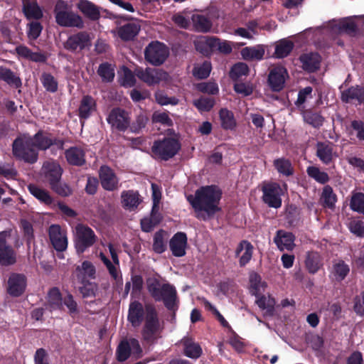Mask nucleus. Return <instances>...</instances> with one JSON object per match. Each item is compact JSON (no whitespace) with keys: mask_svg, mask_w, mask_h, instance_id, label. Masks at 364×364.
<instances>
[{"mask_svg":"<svg viewBox=\"0 0 364 364\" xmlns=\"http://www.w3.org/2000/svg\"><path fill=\"white\" fill-rule=\"evenodd\" d=\"M263 200L270 207L279 208L282 205L281 196L283 189L277 183H269L263 186Z\"/></svg>","mask_w":364,"mask_h":364,"instance_id":"11","label":"nucleus"},{"mask_svg":"<svg viewBox=\"0 0 364 364\" xmlns=\"http://www.w3.org/2000/svg\"><path fill=\"white\" fill-rule=\"evenodd\" d=\"M253 252V246L247 241L242 240L237 246L235 254L240 258V265L245 266L250 262Z\"/></svg>","mask_w":364,"mask_h":364,"instance_id":"27","label":"nucleus"},{"mask_svg":"<svg viewBox=\"0 0 364 364\" xmlns=\"http://www.w3.org/2000/svg\"><path fill=\"white\" fill-rule=\"evenodd\" d=\"M23 12L28 18L39 19L43 16L42 11L35 2L23 1Z\"/></svg>","mask_w":364,"mask_h":364,"instance_id":"37","label":"nucleus"},{"mask_svg":"<svg viewBox=\"0 0 364 364\" xmlns=\"http://www.w3.org/2000/svg\"><path fill=\"white\" fill-rule=\"evenodd\" d=\"M75 246L77 252H83L96 241L93 230L85 225L78 224L75 226Z\"/></svg>","mask_w":364,"mask_h":364,"instance_id":"8","label":"nucleus"},{"mask_svg":"<svg viewBox=\"0 0 364 364\" xmlns=\"http://www.w3.org/2000/svg\"><path fill=\"white\" fill-rule=\"evenodd\" d=\"M19 56L31 60L35 62L45 61L46 57L39 53H33L27 47L20 46L16 48Z\"/></svg>","mask_w":364,"mask_h":364,"instance_id":"41","label":"nucleus"},{"mask_svg":"<svg viewBox=\"0 0 364 364\" xmlns=\"http://www.w3.org/2000/svg\"><path fill=\"white\" fill-rule=\"evenodd\" d=\"M89 45V36L85 33H78L68 38L65 43V48L68 50L74 51L77 49H83Z\"/></svg>","mask_w":364,"mask_h":364,"instance_id":"22","label":"nucleus"},{"mask_svg":"<svg viewBox=\"0 0 364 364\" xmlns=\"http://www.w3.org/2000/svg\"><path fill=\"white\" fill-rule=\"evenodd\" d=\"M11 233V230L0 232V264L2 265H11L16 261L14 250L7 244Z\"/></svg>","mask_w":364,"mask_h":364,"instance_id":"10","label":"nucleus"},{"mask_svg":"<svg viewBox=\"0 0 364 364\" xmlns=\"http://www.w3.org/2000/svg\"><path fill=\"white\" fill-rule=\"evenodd\" d=\"M287 77V70L282 66H277L272 68L269 74L268 82L274 91L281 90L284 85Z\"/></svg>","mask_w":364,"mask_h":364,"instance_id":"16","label":"nucleus"},{"mask_svg":"<svg viewBox=\"0 0 364 364\" xmlns=\"http://www.w3.org/2000/svg\"><path fill=\"white\" fill-rule=\"evenodd\" d=\"M136 79L132 72L127 68H123L121 75V85L130 87L135 85Z\"/></svg>","mask_w":364,"mask_h":364,"instance_id":"55","label":"nucleus"},{"mask_svg":"<svg viewBox=\"0 0 364 364\" xmlns=\"http://www.w3.org/2000/svg\"><path fill=\"white\" fill-rule=\"evenodd\" d=\"M97 73L105 82H111L114 77V67L107 63H102L99 66Z\"/></svg>","mask_w":364,"mask_h":364,"instance_id":"44","label":"nucleus"},{"mask_svg":"<svg viewBox=\"0 0 364 364\" xmlns=\"http://www.w3.org/2000/svg\"><path fill=\"white\" fill-rule=\"evenodd\" d=\"M77 270L82 271L85 277L94 278L95 274V268L94 265L88 261L82 262L81 267L78 266Z\"/></svg>","mask_w":364,"mask_h":364,"instance_id":"64","label":"nucleus"},{"mask_svg":"<svg viewBox=\"0 0 364 364\" xmlns=\"http://www.w3.org/2000/svg\"><path fill=\"white\" fill-rule=\"evenodd\" d=\"M55 144V138L42 132L33 136L21 134L12 144V154L17 159L33 164L38 161V150H46Z\"/></svg>","mask_w":364,"mask_h":364,"instance_id":"1","label":"nucleus"},{"mask_svg":"<svg viewBox=\"0 0 364 364\" xmlns=\"http://www.w3.org/2000/svg\"><path fill=\"white\" fill-rule=\"evenodd\" d=\"M164 235L163 231L157 232L154 235L153 249L157 253H162L166 250Z\"/></svg>","mask_w":364,"mask_h":364,"instance_id":"56","label":"nucleus"},{"mask_svg":"<svg viewBox=\"0 0 364 364\" xmlns=\"http://www.w3.org/2000/svg\"><path fill=\"white\" fill-rule=\"evenodd\" d=\"M97 289L96 284L87 283L80 288V293L84 298H93L96 296Z\"/></svg>","mask_w":364,"mask_h":364,"instance_id":"60","label":"nucleus"},{"mask_svg":"<svg viewBox=\"0 0 364 364\" xmlns=\"http://www.w3.org/2000/svg\"><path fill=\"white\" fill-rule=\"evenodd\" d=\"M41 80L47 91L50 92H55L57 91L58 82L53 75L49 73H43Z\"/></svg>","mask_w":364,"mask_h":364,"instance_id":"52","label":"nucleus"},{"mask_svg":"<svg viewBox=\"0 0 364 364\" xmlns=\"http://www.w3.org/2000/svg\"><path fill=\"white\" fill-rule=\"evenodd\" d=\"M48 302L50 306L55 309L59 308L62 304V299L60 291L57 288H53L48 294Z\"/></svg>","mask_w":364,"mask_h":364,"instance_id":"51","label":"nucleus"},{"mask_svg":"<svg viewBox=\"0 0 364 364\" xmlns=\"http://www.w3.org/2000/svg\"><path fill=\"white\" fill-rule=\"evenodd\" d=\"M341 100L346 103H357L361 105L364 102V88L355 86L342 92Z\"/></svg>","mask_w":364,"mask_h":364,"instance_id":"21","label":"nucleus"},{"mask_svg":"<svg viewBox=\"0 0 364 364\" xmlns=\"http://www.w3.org/2000/svg\"><path fill=\"white\" fill-rule=\"evenodd\" d=\"M63 171V168L58 162L48 160L42 166L41 176L48 182L49 185H51L60 180Z\"/></svg>","mask_w":364,"mask_h":364,"instance_id":"12","label":"nucleus"},{"mask_svg":"<svg viewBox=\"0 0 364 364\" xmlns=\"http://www.w3.org/2000/svg\"><path fill=\"white\" fill-rule=\"evenodd\" d=\"M180 149V144L173 138H165L161 141H155L152 146L153 153L164 160L174 156Z\"/></svg>","mask_w":364,"mask_h":364,"instance_id":"6","label":"nucleus"},{"mask_svg":"<svg viewBox=\"0 0 364 364\" xmlns=\"http://www.w3.org/2000/svg\"><path fill=\"white\" fill-rule=\"evenodd\" d=\"M146 315L142 330V336L147 341H154L160 336L162 326L159 321L156 311L151 306H146Z\"/></svg>","mask_w":364,"mask_h":364,"instance_id":"5","label":"nucleus"},{"mask_svg":"<svg viewBox=\"0 0 364 364\" xmlns=\"http://www.w3.org/2000/svg\"><path fill=\"white\" fill-rule=\"evenodd\" d=\"M211 70V64L205 61L201 65L195 66L193 73L195 77L199 79L206 78L209 76Z\"/></svg>","mask_w":364,"mask_h":364,"instance_id":"50","label":"nucleus"},{"mask_svg":"<svg viewBox=\"0 0 364 364\" xmlns=\"http://www.w3.org/2000/svg\"><path fill=\"white\" fill-rule=\"evenodd\" d=\"M135 75L149 86L159 85L161 82H166L168 80V74L161 69L138 68L135 70Z\"/></svg>","mask_w":364,"mask_h":364,"instance_id":"9","label":"nucleus"},{"mask_svg":"<svg viewBox=\"0 0 364 364\" xmlns=\"http://www.w3.org/2000/svg\"><path fill=\"white\" fill-rule=\"evenodd\" d=\"M170 250L175 257H182L186 254L187 247V237L183 232H177L171 239Z\"/></svg>","mask_w":364,"mask_h":364,"instance_id":"20","label":"nucleus"},{"mask_svg":"<svg viewBox=\"0 0 364 364\" xmlns=\"http://www.w3.org/2000/svg\"><path fill=\"white\" fill-rule=\"evenodd\" d=\"M305 263L309 272L314 274L320 267L319 255L316 252H309Z\"/></svg>","mask_w":364,"mask_h":364,"instance_id":"47","label":"nucleus"},{"mask_svg":"<svg viewBox=\"0 0 364 364\" xmlns=\"http://www.w3.org/2000/svg\"><path fill=\"white\" fill-rule=\"evenodd\" d=\"M308 175L320 183H326L329 181L327 173L321 171L318 167L309 166L307 168Z\"/></svg>","mask_w":364,"mask_h":364,"instance_id":"45","label":"nucleus"},{"mask_svg":"<svg viewBox=\"0 0 364 364\" xmlns=\"http://www.w3.org/2000/svg\"><path fill=\"white\" fill-rule=\"evenodd\" d=\"M316 156L325 164H330L333 158L336 157V153L333 151L331 144L319 142L316 145Z\"/></svg>","mask_w":364,"mask_h":364,"instance_id":"25","label":"nucleus"},{"mask_svg":"<svg viewBox=\"0 0 364 364\" xmlns=\"http://www.w3.org/2000/svg\"><path fill=\"white\" fill-rule=\"evenodd\" d=\"M152 120L154 122L161 123L168 127L173 124L172 120L166 112H154L152 116Z\"/></svg>","mask_w":364,"mask_h":364,"instance_id":"62","label":"nucleus"},{"mask_svg":"<svg viewBox=\"0 0 364 364\" xmlns=\"http://www.w3.org/2000/svg\"><path fill=\"white\" fill-rule=\"evenodd\" d=\"M26 287V279L23 274H11L8 280V292L13 296H18L23 293Z\"/></svg>","mask_w":364,"mask_h":364,"instance_id":"18","label":"nucleus"},{"mask_svg":"<svg viewBox=\"0 0 364 364\" xmlns=\"http://www.w3.org/2000/svg\"><path fill=\"white\" fill-rule=\"evenodd\" d=\"M121 198L122 206L129 210L136 208L141 203L138 193L134 191H123Z\"/></svg>","mask_w":364,"mask_h":364,"instance_id":"29","label":"nucleus"},{"mask_svg":"<svg viewBox=\"0 0 364 364\" xmlns=\"http://www.w3.org/2000/svg\"><path fill=\"white\" fill-rule=\"evenodd\" d=\"M183 346V353L186 356L197 359L202 354V348L198 343H196L191 338L184 337L179 343Z\"/></svg>","mask_w":364,"mask_h":364,"instance_id":"23","label":"nucleus"},{"mask_svg":"<svg viewBox=\"0 0 364 364\" xmlns=\"http://www.w3.org/2000/svg\"><path fill=\"white\" fill-rule=\"evenodd\" d=\"M65 157L70 164L82 166L85 163V152L78 147H71L65 151Z\"/></svg>","mask_w":364,"mask_h":364,"instance_id":"32","label":"nucleus"},{"mask_svg":"<svg viewBox=\"0 0 364 364\" xmlns=\"http://www.w3.org/2000/svg\"><path fill=\"white\" fill-rule=\"evenodd\" d=\"M50 188L57 194L66 197L72 194L73 190L66 183L57 181L56 182L50 185Z\"/></svg>","mask_w":364,"mask_h":364,"instance_id":"49","label":"nucleus"},{"mask_svg":"<svg viewBox=\"0 0 364 364\" xmlns=\"http://www.w3.org/2000/svg\"><path fill=\"white\" fill-rule=\"evenodd\" d=\"M48 234L50 240L57 251L62 252L66 250L68 247L66 232L61 229L60 225H50L48 229Z\"/></svg>","mask_w":364,"mask_h":364,"instance_id":"14","label":"nucleus"},{"mask_svg":"<svg viewBox=\"0 0 364 364\" xmlns=\"http://www.w3.org/2000/svg\"><path fill=\"white\" fill-rule=\"evenodd\" d=\"M274 166L277 171L284 176L293 174V167L289 160L280 158L274 160Z\"/></svg>","mask_w":364,"mask_h":364,"instance_id":"42","label":"nucleus"},{"mask_svg":"<svg viewBox=\"0 0 364 364\" xmlns=\"http://www.w3.org/2000/svg\"><path fill=\"white\" fill-rule=\"evenodd\" d=\"M0 80L16 88L20 87L22 85L21 78L9 68L4 66H0Z\"/></svg>","mask_w":364,"mask_h":364,"instance_id":"33","label":"nucleus"},{"mask_svg":"<svg viewBox=\"0 0 364 364\" xmlns=\"http://www.w3.org/2000/svg\"><path fill=\"white\" fill-rule=\"evenodd\" d=\"M99 257L103 262L105 265L107 267L110 275L114 279H117L118 277L117 269H118L119 264H115L114 262H111L109 261V259L102 252L100 253Z\"/></svg>","mask_w":364,"mask_h":364,"instance_id":"57","label":"nucleus"},{"mask_svg":"<svg viewBox=\"0 0 364 364\" xmlns=\"http://www.w3.org/2000/svg\"><path fill=\"white\" fill-rule=\"evenodd\" d=\"M350 272L349 266L342 260L334 262L332 274L337 281L343 280Z\"/></svg>","mask_w":364,"mask_h":364,"instance_id":"38","label":"nucleus"},{"mask_svg":"<svg viewBox=\"0 0 364 364\" xmlns=\"http://www.w3.org/2000/svg\"><path fill=\"white\" fill-rule=\"evenodd\" d=\"M28 189L29 192L41 202L47 205L52 203L53 199L48 191L46 190L43 189L34 184L28 185Z\"/></svg>","mask_w":364,"mask_h":364,"instance_id":"35","label":"nucleus"},{"mask_svg":"<svg viewBox=\"0 0 364 364\" xmlns=\"http://www.w3.org/2000/svg\"><path fill=\"white\" fill-rule=\"evenodd\" d=\"M131 350H132L134 353L140 354L141 353V348L139 341L135 338L122 341L116 351L117 360L124 362L127 360L130 355Z\"/></svg>","mask_w":364,"mask_h":364,"instance_id":"13","label":"nucleus"},{"mask_svg":"<svg viewBox=\"0 0 364 364\" xmlns=\"http://www.w3.org/2000/svg\"><path fill=\"white\" fill-rule=\"evenodd\" d=\"M54 14L56 23L64 27H83L82 18L77 14L68 9L67 2L58 0L54 8Z\"/></svg>","mask_w":364,"mask_h":364,"instance_id":"4","label":"nucleus"},{"mask_svg":"<svg viewBox=\"0 0 364 364\" xmlns=\"http://www.w3.org/2000/svg\"><path fill=\"white\" fill-rule=\"evenodd\" d=\"M95 109V100L89 96H85L79 107L80 116L82 118H87Z\"/></svg>","mask_w":364,"mask_h":364,"instance_id":"39","label":"nucleus"},{"mask_svg":"<svg viewBox=\"0 0 364 364\" xmlns=\"http://www.w3.org/2000/svg\"><path fill=\"white\" fill-rule=\"evenodd\" d=\"M145 59L153 65H160L169 55L168 48L159 41L152 42L145 49Z\"/></svg>","mask_w":364,"mask_h":364,"instance_id":"7","label":"nucleus"},{"mask_svg":"<svg viewBox=\"0 0 364 364\" xmlns=\"http://www.w3.org/2000/svg\"><path fill=\"white\" fill-rule=\"evenodd\" d=\"M215 37L200 36L193 40L196 49L203 55H209L214 50Z\"/></svg>","mask_w":364,"mask_h":364,"instance_id":"24","label":"nucleus"},{"mask_svg":"<svg viewBox=\"0 0 364 364\" xmlns=\"http://www.w3.org/2000/svg\"><path fill=\"white\" fill-rule=\"evenodd\" d=\"M250 282L251 287L255 290V294L264 291L267 287L266 282H263L259 275L256 273L250 274Z\"/></svg>","mask_w":364,"mask_h":364,"instance_id":"53","label":"nucleus"},{"mask_svg":"<svg viewBox=\"0 0 364 364\" xmlns=\"http://www.w3.org/2000/svg\"><path fill=\"white\" fill-rule=\"evenodd\" d=\"M221 198L220 191L215 186H203L197 190L194 196H188L190 202L196 212V216L207 220L220 210L218 206Z\"/></svg>","mask_w":364,"mask_h":364,"instance_id":"2","label":"nucleus"},{"mask_svg":"<svg viewBox=\"0 0 364 364\" xmlns=\"http://www.w3.org/2000/svg\"><path fill=\"white\" fill-rule=\"evenodd\" d=\"M140 26L135 23H127L117 30L119 36L124 40L129 41L134 38L139 33Z\"/></svg>","mask_w":364,"mask_h":364,"instance_id":"34","label":"nucleus"},{"mask_svg":"<svg viewBox=\"0 0 364 364\" xmlns=\"http://www.w3.org/2000/svg\"><path fill=\"white\" fill-rule=\"evenodd\" d=\"M321 199L325 206L330 208L334 207L337 198L336 194L333 193V191L330 186H324L321 195Z\"/></svg>","mask_w":364,"mask_h":364,"instance_id":"46","label":"nucleus"},{"mask_svg":"<svg viewBox=\"0 0 364 364\" xmlns=\"http://www.w3.org/2000/svg\"><path fill=\"white\" fill-rule=\"evenodd\" d=\"M249 72L248 66L244 63L235 64L230 71V77L234 80H237L242 76L247 75Z\"/></svg>","mask_w":364,"mask_h":364,"instance_id":"54","label":"nucleus"},{"mask_svg":"<svg viewBox=\"0 0 364 364\" xmlns=\"http://www.w3.org/2000/svg\"><path fill=\"white\" fill-rule=\"evenodd\" d=\"M102 186L107 191H114L118 188L119 179L114 171L108 166H103L99 171Z\"/></svg>","mask_w":364,"mask_h":364,"instance_id":"17","label":"nucleus"},{"mask_svg":"<svg viewBox=\"0 0 364 364\" xmlns=\"http://www.w3.org/2000/svg\"><path fill=\"white\" fill-rule=\"evenodd\" d=\"M299 60L302 64V68L311 73L319 68L321 58L317 53H309L301 55Z\"/></svg>","mask_w":364,"mask_h":364,"instance_id":"26","label":"nucleus"},{"mask_svg":"<svg viewBox=\"0 0 364 364\" xmlns=\"http://www.w3.org/2000/svg\"><path fill=\"white\" fill-rule=\"evenodd\" d=\"M144 311L141 304L134 301L130 304L128 320L134 327L139 326L141 322Z\"/></svg>","mask_w":364,"mask_h":364,"instance_id":"30","label":"nucleus"},{"mask_svg":"<svg viewBox=\"0 0 364 364\" xmlns=\"http://www.w3.org/2000/svg\"><path fill=\"white\" fill-rule=\"evenodd\" d=\"M107 121L112 127L120 131L125 130L129 125V117L127 112L119 108L114 109L109 113Z\"/></svg>","mask_w":364,"mask_h":364,"instance_id":"15","label":"nucleus"},{"mask_svg":"<svg viewBox=\"0 0 364 364\" xmlns=\"http://www.w3.org/2000/svg\"><path fill=\"white\" fill-rule=\"evenodd\" d=\"M294 240L292 233L280 230L277 232L274 242L280 251H291L295 247Z\"/></svg>","mask_w":364,"mask_h":364,"instance_id":"19","label":"nucleus"},{"mask_svg":"<svg viewBox=\"0 0 364 364\" xmlns=\"http://www.w3.org/2000/svg\"><path fill=\"white\" fill-rule=\"evenodd\" d=\"M156 102L161 105H176L178 103V100L174 97H169L162 92H156L155 94Z\"/></svg>","mask_w":364,"mask_h":364,"instance_id":"59","label":"nucleus"},{"mask_svg":"<svg viewBox=\"0 0 364 364\" xmlns=\"http://www.w3.org/2000/svg\"><path fill=\"white\" fill-rule=\"evenodd\" d=\"M158 223L159 220L155 218V212H152L151 218H144L141 220V228L145 232H150Z\"/></svg>","mask_w":364,"mask_h":364,"instance_id":"63","label":"nucleus"},{"mask_svg":"<svg viewBox=\"0 0 364 364\" xmlns=\"http://www.w3.org/2000/svg\"><path fill=\"white\" fill-rule=\"evenodd\" d=\"M221 126L225 129H232L236 126L233 113L227 109H222L220 112Z\"/></svg>","mask_w":364,"mask_h":364,"instance_id":"40","label":"nucleus"},{"mask_svg":"<svg viewBox=\"0 0 364 364\" xmlns=\"http://www.w3.org/2000/svg\"><path fill=\"white\" fill-rule=\"evenodd\" d=\"M193 104L200 111H209L214 105V100L208 97H201L194 100Z\"/></svg>","mask_w":364,"mask_h":364,"instance_id":"58","label":"nucleus"},{"mask_svg":"<svg viewBox=\"0 0 364 364\" xmlns=\"http://www.w3.org/2000/svg\"><path fill=\"white\" fill-rule=\"evenodd\" d=\"M349 229L351 232L359 237L364 236V224L358 220H353L349 223Z\"/></svg>","mask_w":364,"mask_h":364,"instance_id":"61","label":"nucleus"},{"mask_svg":"<svg viewBox=\"0 0 364 364\" xmlns=\"http://www.w3.org/2000/svg\"><path fill=\"white\" fill-rule=\"evenodd\" d=\"M195 29L199 32H208L210 31L212 23L205 16L200 14H193L191 17Z\"/></svg>","mask_w":364,"mask_h":364,"instance_id":"36","label":"nucleus"},{"mask_svg":"<svg viewBox=\"0 0 364 364\" xmlns=\"http://www.w3.org/2000/svg\"><path fill=\"white\" fill-rule=\"evenodd\" d=\"M77 9L91 20H97L100 16L99 8L87 0H80L77 4Z\"/></svg>","mask_w":364,"mask_h":364,"instance_id":"28","label":"nucleus"},{"mask_svg":"<svg viewBox=\"0 0 364 364\" xmlns=\"http://www.w3.org/2000/svg\"><path fill=\"white\" fill-rule=\"evenodd\" d=\"M350 207L353 210L364 214V194L362 193L353 194L350 200Z\"/></svg>","mask_w":364,"mask_h":364,"instance_id":"48","label":"nucleus"},{"mask_svg":"<svg viewBox=\"0 0 364 364\" xmlns=\"http://www.w3.org/2000/svg\"><path fill=\"white\" fill-rule=\"evenodd\" d=\"M264 47L258 45L254 47H246L242 49L241 55L246 60H259L264 57Z\"/></svg>","mask_w":364,"mask_h":364,"instance_id":"31","label":"nucleus"},{"mask_svg":"<svg viewBox=\"0 0 364 364\" xmlns=\"http://www.w3.org/2000/svg\"><path fill=\"white\" fill-rule=\"evenodd\" d=\"M293 46L292 42L289 41H280L275 47V56L278 58H282L287 56L292 50Z\"/></svg>","mask_w":364,"mask_h":364,"instance_id":"43","label":"nucleus"},{"mask_svg":"<svg viewBox=\"0 0 364 364\" xmlns=\"http://www.w3.org/2000/svg\"><path fill=\"white\" fill-rule=\"evenodd\" d=\"M146 284L149 294L156 301H163L165 306L170 310L176 309V290L172 285L154 277L149 278Z\"/></svg>","mask_w":364,"mask_h":364,"instance_id":"3","label":"nucleus"}]
</instances>
